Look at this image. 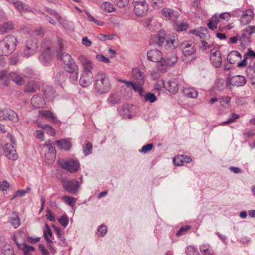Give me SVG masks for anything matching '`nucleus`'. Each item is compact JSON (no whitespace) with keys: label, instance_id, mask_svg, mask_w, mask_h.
Masks as SVG:
<instances>
[{"label":"nucleus","instance_id":"f257e3e1","mask_svg":"<svg viewBox=\"0 0 255 255\" xmlns=\"http://www.w3.org/2000/svg\"><path fill=\"white\" fill-rule=\"evenodd\" d=\"M111 83L109 77L104 72H98L95 76L94 89L99 95L108 93L111 89Z\"/></svg>","mask_w":255,"mask_h":255},{"label":"nucleus","instance_id":"f03ea898","mask_svg":"<svg viewBox=\"0 0 255 255\" xmlns=\"http://www.w3.org/2000/svg\"><path fill=\"white\" fill-rule=\"evenodd\" d=\"M16 38L11 35L5 36L0 41V55H8L12 53L17 47Z\"/></svg>","mask_w":255,"mask_h":255},{"label":"nucleus","instance_id":"7ed1b4c3","mask_svg":"<svg viewBox=\"0 0 255 255\" xmlns=\"http://www.w3.org/2000/svg\"><path fill=\"white\" fill-rule=\"evenodd\" d=\"M166 35L164 31H161L158 35H152L150 40V42L156 43L159 46L163 45L165 41L164 45L165 48L167 50H173L178 45V41L175 39H167L165 37Z\"/></svg>","mask_w":255,"mask_h":255},{"label":"nucleus","instance_id":"20e7f679","mask_svg":"<svg viewBox=\"0 0 255 255\" xmlns=\"http://www.w3.org/2000/svg\"><path fill=\"white\" fill-rule=\"evenodd\" d=\"M179 48L183 54V61L189 63L195 59L194 56L196 49L194 45L190 41H184L179 44Z\"/></svg>","mask_w":255,"mask_h":255},{"label":"nucleus","instance_id":"39448f33","mask_svg":"<svg viewBox=\"0 0 255 255\" xmlns=\"http://www.w3.org/2000/svg\"><path fill=\"white\" fill-rule=\"evenodd\" d=\"M38 48L37 40L34 37H29L25 42L23 56L27 58H29L37 52Z\"/></svg>","mask_w":255,"mask_h":255},{"label":"nucleus","instance_id":"423d86ee","mask_svg":"<svg viewBox=\"0 0 255 255\" xmlns=\"http://www.w3.org/2000/svg\"><path fill=\"white\" fill-rule=\"evenodd\" d=\"M134 11L138 16H143L146 13L148 5L145 0H133Z\"/></svg>","mask_w":255,"mask_h":255},{"label":"nucleus","instance_id":"0eeeda50","mask_svg":"<svg viewBox=\"0 0 255 255\" xmlns=\"http://www.w3.org/2000/svg\"><path fill=\"white\" fill-rule=\"evenodd\" d=\"M62 183L64 190L71 194H76L79 188L78 181L75 180H67L63 179Z\"/></svg>","mask_w":255,"mask_h":255},{"label":"nucleus","instance_id":"6e6552de","mask_svg":"<svg viewBox=\"0 0 255 255\" xmlns=\"http://www.w3.org/2000/svg\"><path fill=\"white\" fill-rule=\"evenodd\" d=\"M161 84L163 85L171 93L176 94L179 90L178 80L177 78H172L166 82L161 80Z\"/></svg>","mask_w":255,"mask_h":255},{"label":"nucleus","instance_id":"1a4fd4ad","mask_svg":"<svg viewBox=\"0 0 255 255\" xmlns=\"http://www.w3.org/2000/svg\"><path fill=\"white\" fill-rule=\"evenodd\" d=\"M52 59V53L48 44L43 43L39 60L44 63H48Z\"/></svg>","mask_w":255,"mask_h":255},{"label":"nucleus","instance_id":"9d476101","mask_svg":"<svg viewBox=\"0 0 255 255\" xmlns=\"http://www.w3.org/2000/svg\"><path fill=\"white\" fill-rule=\"evenodd\" d=\"M61 167L71 173L77 172L80 168L79 163L74 160H67L61 165Z\"/></svg>","mask_w":255,"mask_h":255},{"label":"nucleus","instance_id":"9b49d317","mask_svg":"<svg viewBox=\"0 0 255 255\" xmlns=\"http://www.w3.org/2000/svg\"><path fill=\"white\" fill-rule=\"evenodd\" d=\"M93 81V74L92 72H82L80 79V84L83 87L90 85Z\"/></svg>","mask_w":255,"mask_h":255},{"label":"nucleus","instance_id":"f8f14e48","mask_svg":"<svg viewBox=\"0 0 255 255\" xmlns=\"http://www.w3.org/2000/svg\"><path fill=\"white\" fill-rule=\"evenodd\" d=\"M210 61L214 67L218 68L222 63L221 54L219 51L211 50Z\"/></svg>","mask_w":255,"mask_h":255},{"label":"nucleus","instance_id":"ddd939ff","mask_svg":"<svg viewBox=\"0 0 255 255\" xmlns=\"http://www.w3.org/2000/svg\"><path fill=\"white\" fill-rule=\"evenodd\" d=\"M79 59L83 66L82 72H92V70L93 69V65L91 61L84 55L80 56Z\"/></svg>","mask_w":255,"mask_h":255},{"label":"nucleus","instance_id":"4468645a","mask_svg":"<svg viewBox=\"0 0 255 255\" xmlns=\"http://www.w3.org/2000/svg\"><path fill=\"white\" fill-rule=\"evenodd\" d=\"M161 12L163 16L172 21H175L180 16V14L177 11L168 8H163Z\"/></svg>","mask_w":255,"mask_h":255},{"label":"nucleus","instance_id":"2eb2a0df","mask_svg":"<svg viewBox=\"0 0 255 255\" xmlns=\"http://www.w3.org/2000/svg\"><path fill=\"white\" fill-rule=\"evenodd\" d=\"M132 76L133 79L139 85L144 84L145 74L138 68L135 67L132 69Z\"/></svg>","mask_w":255,"mask_h":255},{"label":"nucleus","instance_id":"dca6fc26","mask_svg":"<svg viewBox=\"0 0 255 255\" xmlns=\"http://www.w3.org/2000/svg\"><path fill=\"white\" fill-rule=\"evenodd\" d=\"M147 55L149 60L156 63L163 58L162 53L160 51L157 49H153L148 51Z\"/></svg>","mask_w":255,"mask_h":255},{"label":"nucleus","instance_id":"f3484780","mask_svg":"<svg viewBox=\"0 0 255 255\" xmlns=\"http://www.w3.org/2000/svg\"><path fill=\"white\" fill-rule=\"evenodd\" d=\"M229 83L236 87L243 86L246 83V79L243 76L236 75L229 79Z\"/></svg>","mask_w":255,"mask_h":255},{"label":"nucleus","instance_id":"a211bd4d","mask_svg":"<svg viewBox=\"0 0 255 255\" xmlns=\"http://www.w3.org/2000/svg\"><path fill=\"white\" fill-rule=\"evenodd\" d=\"M62 49H63V45L61 43H59V49L57 50V56L58 59L62 61L63 63L65 65L67 63L71 61V60H73V59L71 58V56L64 52H62Z\"/></svg>","mask_w":255,"mask_h":255},{"label":"nucleus","instance_id":"6ab92c4d","mask_svg":"<svg viewBox=\"0 0 255 255\" xmlns=\"http://www.w3.org/2000/svg\"><path fill=\"white\" fill-rule=\"evenodd\" d=\"M5 156L9 159L15 160L17 158V155L13 145L6 144L4 149Z\"/></svg>","mask_w":255,"mask_h":255},{"label":"nucleus","instance_id":"aec40b11","mask_svg":"<svg viewBox=\"0 0 255 255\" xmlns=\"http://www.w3.org/2000/svg\"><path fill=\"white\" fill-rule=\"evenodd\" d=\"M31 102L32 106L36 108L42 107L45 105L44 99L38 95L33 96L31 98Z\"/></svg>","mask_w":255,"mask_h":255},{"label":"nucleus","instance_id":"412c9836","mask_svg":"<svg viewBox=\"0 0 255 255\" xmlns=\"http://www.w3.org/2000/svg\"><path fill=\"white\" fill-rule=\"evenodd\" d=\"M14 28V24L12 21L4 22L0 24V34H6Z\"/></svg>","mask_w":255,"mask_h":255},{"label":"nucleus","instance_id":"4be33fe9","mask_svg":"<svg viewBox=\"0 0 255 255\" xmlns=\"http://www.w3.org/2000/svg\"><path fill=\"white\" fill-rule=\"evenodd\" d=\"M253 12L251 9L244 11L241 17V22L244 24H247L252 19Z\"/></svg>","mask_w":255,"mask_h":255},{"label":"nucleus","instance_id":"5701e85b","mask_svg":"<svg viewBox=\"0 0 255 255\" xmlns=\"http://www.w3.org/2000/svg\"><path fill=\"white\" fill-rule=\"evenodd\" d=\"M39 88L40 87L38 83L34 81H29L25 86V91L31 93L36 92Z\"/></svg>","mask_w":255,"mask_h":255},{"label":"nucleus","instance_id":"b1692460","mask_svg":"<svg viewBox=\"0 0 255 255\" xmlns=\"http://www.w3.org/2000/svg\"><path fill=\"white\" fill-rule=\"evenodd\" d=\"M56 144L58 148L67 151L69 150L72 146L71 142L66 139L57 140Z\"/></svg>","mask_w":255,"mask_h":255},{"label":"nucleus","instance_id":"393cba45","mask_svg":"<svg viewBox=\"0 0 255 255\" xmlns=\"http://www.w3.org/2000/svg\"><path fill=\"white\" fill-rule=\"evenodd\" d=\"M10 78L11 80L15 82L17 85H22L25 83L24 77L16 72H13L10 73Z\"/></svg>","mask_w":255,"mask_h":255},{"label":"nucleus","instance_id":"a878e982","mask_svg":"<svg viewBox=\"0 0 255 255\" xmlns=\"http://www.w3.org/2000/svg\"><path fill=\"white\" fill-rule=\"evenodd\" d=\"M10 79V73L6 70H2L0 71V80L2 82L4 86H8L9 80Z\"/></svg>","mask_w":255,"mask_h":255},{"label":"nucleus","instance_id":"bb28decb","mask_svg":"<svg viewBox=\"0 0 255 255\" xmlns=\"http://www.w3.org/2000/svg\"><path fill=\"white\" fill-rule=\"evenodd\" d=\"M6 120H9L12 121L14 123H16L18 121V116L16 112L14 111L6 109Z\"/></svg>","mask_w":255,"mask_h":255},{"label":"nucleus","instance_id":"cd10ccee","mask_svg":"<svg viewBox=\"0 0 255 255\" xmlns=\"http://www.w3.org/2000/svg\"><path fill=\"white\" fill-rule=\"evenodd\" d=\"M200 251L204 255H213L214 251L208 244H203L199 246Z\"/></svg>","mask_w":255,"mask_h":255},{"label":"nucleus","instance_id":"c85d7f7f","mask_svg":"<svg viewBox=\"0 0 255 255\" xmlns=\"http://www.w3.org/2000/svg\"><path fill=\"white\" fill-rule=\"evenodd\" d=\"M39 114L46 118H50L54 123L59 122L56 116L49 110H42L39 111Z\"/></svg>","mask_w":255,"mask_h":255},{"label":"nucleus","instance_id":"c756f323","mask_svg":"<svg viewBox=\"0 0 255 255\" xmlns=\"http://www.w3.org/2000/svg\"><path fill=\"white\" fill-rule=\"evenodd\" d=\"M190 33L196 35L201 39H204L208 34V30L206 28L202 27L198 30L195 29L192 30L190 31Z\"/></svg>","mask_w":255,"mask_h":255},{"label":"nucleus","instance_id":"7c9ffc66","mask_svg":"<svg viewBox=\"0 0 255 255\" xmlns=\"http://www.w3.org/2000/svg\"><path fill=\"white\" fill-rule=\"evenodd\" d=\"M163 60L170 67L176 63L178 60V57L176 54H172L166 58H163Z\"/></svg>","mask_w":255,"mask_h":255},{"label":"nucleus","instance_id":"2f4dec72","mask_svg":"<svg viewBox=\"0 0 255 255\" xmlns=\"http://www.w3.org/2000/svg\"><path fill=\"white\" fill-rule=\"evenodd\" d=\"M38 126L44 129L47 134H49L51 136H55L56 132L55 129L49 125L48 124H38Z\"/></svg>","mask_w":255,"mask_h":255},{"label":"nucleus","instance_id":"473e14b6","mask_svg":"<svg viewBox=\"0 0 255 255\" xmlns=\"http://www.w3.org/2000/svg\"><path fill=\"white\" fill-rule=\"evenodd\" d=\"M43 94L48 100H52L54 97V91L51 86H47L44 90Z\"/></svg>","mask_w":255,"mask_h":255},{"label":"nucleus","instance_id":"72a5a7b5","mask_svg":"<svg viewBox=\"0 0 255 255\" xmlns=\"http://www.w3.org/2000/svg\"><path fill=\"white\" fill-rule=\"evenodd\" d=\"M183 93L185 96L192 98H196L198 96V92L192 88H186L183 89Z\"/></svg>","mask_w":255,"mask_h":255},{"label":"nucleus","instance_id":"f704fd0d","mask_svg":"<svg viewBox=\"0 0 255 255\" xmlns=\"http://www.w3.org/2000/svg\"><path fill=\"white\" fill-rule=\"evenodd\" d=\"M247 52L244 55L243 60L238 63V67L240 68L245 67L249 62H252V61L255 59L253 57H251L249 55H247Z\"/></svg>","mask_w":255,"mask_h":255},{"label":"nucleus","instance_id":"c9c22d12","mask_svg":"<svg viewBox=\"0 0 255 255\" xmlns=\"http://www.w3.org/2000/svg\"><path fill=\"white\" fill-rule=\"evenodd\" d=\"M13 4L20 12H22L23 10L27 11H30V7L27 5L24 4L22 2L18 0H16Z\"/></svg>","mask_w":255,"mask_h":255},{"label":"nucleus","instance_id":"e433bc0d","mask_svg":"<svg viewBox=\"0 0 255 255\" xmlns=\"http://www.w3.org/2000/svg\"><path fill=\"white\" fill-rule=\"evenodd\" d=\"M0 254L2 255H13L14 251L12 247L9 244L4 245L2 247Z\"/></svg>","mask_w":255,"mask_h":255},{"label":"nucleus","instance_id":"4c0bfd02","mask_svg":"<svg viewBox=\"0 0 255 255\" xmlns=\"http://www.w3.org/2000/svg\"><path fill=\"white\" fill-rule=\"evenodd\" d=\"M247 76L252 79V77L250 76V74L253 75V76H255V59L252 61V62L249 63V66L246 70Z\"/></svg>","mask_w":255,"mask_h":255},{"label":"nucleus","instance_id":"58836bf2","mask_svg":"<svg viewBox=\"0 0 255 255\" xmlns=\"http://www.w3.org/2000/svg\"><path fill=\"white\" fill-rule=\"evenodd\" d=\"M64 68L69 73L76 71V70H78V66L73 59L66 64L64 66Z\"/></svg>","mask_w":255,"mask_h":255},{"label":"nucleus","instance_id":"ea45409f","mask_svg":"<svg viewBox=\"0 0 255 255\" xmlns=\"http://www.w3.org/2000/svg\"><path fill=\"white\" fill-rule=\"evenodd\" d=\"M174 28L177 31H183L189 28V24L182 22L174 23Z\"/></svg>","mask_w":255,"mask_h":255},{"label":"nucleus","instance_id":"a19ab883","mask_svg":"<svg viewBox=\"0 0 255 255\" xmlns=\"http://www.w3.org/2000/svg\"><path fill=\"white\" fill-rule=\"evenodd\" d=\"M169 67V66L163 60V58L159 62H157V68L158 70L162 73L166 72Z\"/></svg>","mask_w":255,"mask_h":255},{"label":"nucleus","instance_id":"79ce46f5","mask_svg":"<svg viewBox=\"0 0 255 255\" xmlns=\"http://www.w3.org/2000/svg\"><path fill=\"white\" fill-rule=\"evenodd\" d=\"M43 147H47L48 148V153L50 154L52 157H55L56 154V150L54 145L50 143V141H48L44 143Z\"/></svg>","mask_w":255,"mask_h":255},{"label":"nucleus","instance_id":"37998d69","mask_svg":"<svg viewBox=\"0 0 255 255\" xmlns=\"http://www.w3.org/2000/svg\"><path fill=\"white\" fill-rule=\"evenodd\" d=\"M218 23V20L217 16L215 14L211 17L209 22L208 23V26L211 30H214L217 28V24Z\"/></svg>","mask_w":255,"mask_h":255},{"label":"nucleus","instance_id":"c03bdc74","mask_svg":"<svg viewBox=\"0 0 255 255\" xmlns=\"http://www.w3.org/2000/svg\"><path fill=\"white\" fill-rule=\"evenodd\" d=\"M20 249L23 251L24 254H31L30 253L35 250L34 247L25 243L22 244V246Z\"/></svg>","mask_w":255,"mask_h":255},{"label":"nucleus","instance_id":"a18cd8bd","mask_svg":"<svg viewBox=\"0 0 255 255\" xmlns=\"http://www.w3.org/2000/svg\"><path fill=\"white\" fill-rule=\"evenodd\" d=\"M62 199L67 204H68L69 206L71 207H73L74 205L75 204V202L76 201V199L68 196H64L62 198Z\"/></svg>","mask_w":255,"mask_h":255},{"label":"nucleus","instance_id":"49530a36","mask_svg":"<svg viewBox=\"0 0 255 255\" xmlns=\"http://www.w3.org/2000/svg\"><path fill=\"white\" fill-rule=\"evenodd\" d=\"M92 145L90 142H87L86 145L83 146V152L85 156L90 155L92 153Z\"/></svg>","mask_w":255,"mask_h":255},{"label":"nucleus","instance_id":"de8ad7c7","mask_svg":"<svg viewBox=\"0 0 255 255\" xmlns=\"http://www.w3.org/2000/svg\"><path fill=\"white\" fill-rule=\"evenodd\" d=\"M237 57L240 59L241 58V54L237 51H231L227 56V59L229 61V63L230 64L233 63V62L232 61V57Z\"/></svg>","mask_w":255,"mask_h":255},{"label":"nucleus","instance_id":"09e8293b","mask_svg":"<svg viewBox=\"0 0 255 255\" xmlns=\"http://www.w3.org/2000/svg\"><path fill=\"white\" fill-rule=\"evenodd\" d=\"M229 117V118L227 121L222 123V125L233 122L236 119L239 117V115L234 113H231L230 114Z\"/></svg>","mask_w":255,"mask_h":255},{"label":"nucleus","instance_id":"8fccbe9b","mask_svg":"<svg viewBox=\"0 0 255 255\" xmlns=\"http://www.w3.org/2000/svg\"><path fill=\"white\" fill-rule=\"evenodd\" d=\"M45 227H46V230H44V237L46 240V241L49 242V243H52V241L48 238V236H50V237H52V232H51V230L49 227V226L48 225V224H46L45 225Z\"/></svg>","mask_w":255,"mask_h":255},{"label":"nucleus","instance_id":"3c124183","mask_svg":"<svg viewBox=\"0 0 255 255\" xmlns=\"http://www.w3.org/2000/svg\"><path fill=\"white\" fill-rule=\"evenodd\" d=\"M10 222L14 228H17L20 225V219L17 215L11 217Z\"/></svg>","mask_w":255,"mask_h":255},{"label":"nucleus","instance_id":"603ef678","mask_svg":"<svg viewBox=\"0 0 255 255\" xmlns=\"http://www.w3.org/2000/svg\"><path fill=\"white\" fill-rule=\"evenodd\" d=\"M144 99L146 101H149L151 103H153L157 100L155 95L151 93H147L144 96Z\"/></svg>","mask_w":255,"mask_h":255},{"label":"nucleus","instance_id":"864d4df0","mask_svg":"<svg viewBox=\"0 0 255 255\" xmlns=\"http://www.w3.org/2000/svg\"><path fill=\"white\" fill-rule=\"evenodd\" d=\"M86 14L88 17V20L95 23L98 26H103V22L99 20H96L93 16H92L89 12L88 11L86 12Z\"/></svg>","mask_w":255,"mask_h":255},{"label":"nucleus","instance_id":"5fc2aeb1","mask_svg":"<svg viewBox=\"0 0 255 255\" xmlns=\"http://www.w3.org/2000/svg\"><path fill=\"white\" fill-rule=\"evenodd\" d=\"M102 6L105 10L108 12H111L115 10L113 5L109 2H104Z\"/></svg>","mask_w":255,"mask_h":255},{"label":"nucleus","instance_id":"6e6d98bb","mask_svg":"<svg viewBox=\"0 0 255 255\" xmlns=\"http://www.w3.org/2000/svg\"><path fill=\"white\" fill-rule=\"evenodd\" d=\"M129 0H115V4L119 7H124L129 3Z\"/></svg>","mask_w":255,"mask_h":255},{"label":"nucleus","instance_id":"4d7b16f0","mask_svg":"<svg viewBox=\"0 0 255 255\" xmlns=\"http://www.w3.org/2000/svg\"><path fill=\"white\" fill-rule=\"evenodd\" d=\"M230 97L228 96L223 97L219 100L220 105L222 107H225L229 105L230 101Z\"/></svg>","mask_w":255,"mask_h":255},{"label":"nucleus","instance_id":"13d9d810","mask_svg":"<svg viewBox=\"0 0 255 255\" xmlns=\"http://www.w3.org/2000/svg\"><path fill=\"white\" fill-rule=\"evenodd\" d=\"M163 0H151V3L152 6L154 8L158 9L162 7Z\"/></svg>","mask_w":255,"mask_h":255},{"label":"nucleus","instance_id":"bf43d9fd","mask_svg":"<svg viewBox=\"0 0 255 255\" xmlns=\"http://www.w3.org/2000/svg\"><path fill=\"white\" fill-rule=\"evenodd\" d=\"M183 158L184 155L176 157L173 159V162L177 166H180L184 162Z\"/></svg>","mask_w":255,"mask_h":255},{"label":"nucleus","instance_id":"052dcab7","mask_svg":"<svg viewBox=\"0 0 255 255\" xmlns=\"http://www.w3.org/2000/svg\"><path fill=\"white\" fill-rule=\"evenodd\" d=\"M68 218L67 215H64L58 219L59 223L64 227H66L68 223Z\"/></svg>","mask_w":255,"mask_h":255},{"label":"nucleus","instance_id":"680f3d73","mask_svg":"<svg viewBox=\"0 0 255 255\" xmlns=\"http://www.w3.org/2000/svg\"><path fill=\"white\" fill-rule=\"evenodd\" d=\"M55 80L59 83H61L62 81L65 80V76L64 72L60 71L57 73L55 77Z\"/></svg>","mask_w":255,"mask_h":255},{"label":"nucleus","instance_id":"e2e57ef3","mask_svg":"<svg viewBox=\"0 0 255 255\" xmlns=\"http://www.w3.org/2000/svg\"><path fill=\"white\" fill-rule=\"evenodd\" d=\"M35 137L41 141H43L45 139L44 133L42 130H36L34 133Z\"/></svg>","mask_w":255,"mask_h":255},{"label":"nucleus","instance_id":"0e129e2a","mask_svg":"<svg viewBox=\"0 0 255 255\" xmlns=\"http://www.w3.org/2000/svg\"><path fill=\"white\" fill-rule=\"evenodd\" d=\"M10 184L7 181H3L0 182V190L2 191H7L9 188Z\"/></svg>","mask_w":255,"mask_h":255},{"label":"nucleus","instance_id":"69168bd1","mask_svg":"<svg viewBox=\"0 0 255 255\" xmlns=\"http://www.w3.org/2000/svg\"><path fill=\"white\" fill-rule=\"evenodd\" d=\"M96 58L98 61L103 62L105 63H109L110 62V60L108 58H106L102 54L96 55Z\"/></svg>","mask_w":255,"mask_h":255},{"label":"nucleus","instance_id":"338daca9","mask_svg":"<svg viewBox=\"0 0 255 255\" xmlns=\"http://www.w3.org/2000/svg\"><path fill=\"white\" fill-rule=\"evenodd\" d=\"M244 33H248L249 35H251L253 33L255 32V26H249L243 30Z\"/></svg>","mask_w":255,"mask_h":255},{"label":"nucleus","instance_id":"774afa93","mask_svg":"<svg viewBox=\"0 0 255 255\" xmlns=\"http://www.w3.org/2000/svg\"><path fill=\"white\" fill-rule=\"evenodd\" d=\"M106 227L102 224L98 228V232L99 233V235L104 236L107 233Z\"/></svg>","mask_w":255,"mask_h":255}]
</instances>
